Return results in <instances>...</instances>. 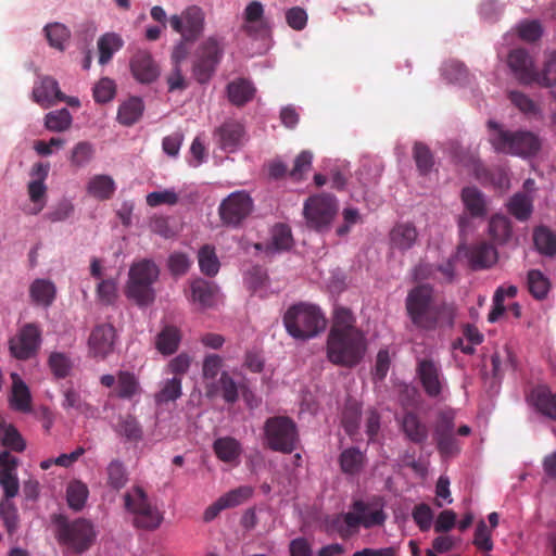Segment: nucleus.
I'll return each instance as SVG.
<instances>
[{"instance_id": "nucleus-15", "label": "nucleus", "mask_w": 556, "mask_h": 556, "mask_svg": "<svg viewBox=\"0 0 556 556\" xmlns=\"http://www.w3.org/2000/svg\"><path fill=\"white\" fill-rule=\"evenodd\" d=\"M169 23L172 28L185 39L195 41L204 28V13L201 8L192 5L180 15L170 16Z\"/></svg>"}, {"instance_id": "nucleus-29", "label": "nucleus", "mask_w": 556, "mask_h": 556, "mask_svg": "<svg viewBox=\"0 0 556 556\" xmlns=\"http://www.w3.org/2000/svg\"><path fill=\"white\" fill-rule=\"evenodd\" d=\"M29 296L36 305L49 307L55 300L56 287L49 279H35L29 286Z\"/></svg>"}, {"instance_id": "nucleus-63", "label": "nucleus", "mask_w": 556, "mask_h": 556, "mask_svg": "<svg viewBox=\"0 0 556 556\" xmlns=\"http://www.w3.org/2000/svg\"><path fill=\"white\" fill-rule=\"evenodd\" d=\"M116 92L115 83L108 78H101L99 83L93 88V98L98 103H106L110 102Z\"/></svg>"}, {"instance_id": "nucleus-33", "label": "nucleus", "mask_w": 556, "mask_h": 556, "mask_svg": "<svg viewBox=\"0 0 556 556\" xmlns=\"http://www.w3.org/2000/svg\"><path fill=\"white\" fill-rule=\"evenodd\" d=\"M143 111V101L138 97H130L119 105L117 121L124 126H132L141 118Z\"/></svg>"}, {"instance_id": "nucleus-12", "label": "nucleus", "mask_w": 556, "mask_h": 556, "mask_svg": "<svg viewBox=\"0 0 556 556\" xmlns=\"http://www.w3.org/2000/svg\"><path fill=\"white\" fill-rule=\"evenodd\" d=\"M433 440L437 450L443 458H448L459 453L458 441L455 438L454 415L450 412H441L433 429Z\"/></svg>"}, {"instance_id": "nucleus-21", "label": "nucleus", "mask_w": 556, "mask_h": 556, "mask_svg": "<svg viewBox=\"0 0 556 556\" xmlns=\"http://www.w3.org/2000/svg\"><path fill=\"white\" fill-rule=\"evenodd\" d=\"M264 5L260 1H251L243 11L242 30L250 37H258L269 31V24L264 17Z\"/></svg>"}, {"instance_id": "nucleus-11", "label": "nucleus", "mask_w": 556, "mask_h": 556, "mask_svg": "<svg viewBox=\"0 0 556 556\" xmlns=\"http://www.w3.org/2000/svg\"><path fill=\"white\" fill-rule=\"evenodd\" d=\"M338 206L336 198L330 194H317L309 197L303 208L307 225L318 231L328 228L332 222Z\"/></svg>"}, {"instance_id": "nucleus-44", "label": "nucleus", "mask_w": 556, "mask_h": 556, "mask_svg": "<svg viewBox=\"0 0 556 556\" xmlns=\"http://www.w3.org/2000/svg\"><path fill=\"white\" fill-rule=\"evenodd\" d=\"M128 482V472L125 465L119 459H113L106 467V484L119 491Z\"/></svg>"}, {"instance_id": "nucleus-48", "label": "nucleus", "mask_w": 556, "mask_h": 556, "mask_svg": "<svg viewBox=\"0 0 556 556\" xmlns=\"http://www.w3.org/2000/svg\"><path fill=\"white\" fill-rule=\"evenodd\" d=\"M198 261L201 271L208 276H215L219 270V261L216 256L214 248L204 245L200 249Z\"/></svg>"}, {"instance_id": "nucleus-47", "label": "nucleus", "mask_w": 556, "mask_h": 556, "mask_svg": "<svg viewBox=\"0 0 556 556\" xmlns=\"http://www.w3.org/2000/svg\"><path fill=\"white\" fill-rule=\"evenodd\" d=\"M2 424L1 433H3V437L1 438L0 444L14 452H23L26 448V442L18 430L12 424H7L4 419H2Z\"/></svg>"}, {"instance_id": "nucleus-39", "label": "nucleus", "mask_w": 556, "mask_h": 556, "mask_svg": "<svg viewBox=\"0 0 556 556\" xmlns=\"http://www.w3.org/2000/svg\"><path fill=\"white\" fill-rule=\"evenodd\" d=\"M99 63L104 65L109 63L114 53L122 49L124 41L115 33H105L98 39Z\"/></svg>"}, {"instance_id": "nucleus-5", "label": "nucleus", "mask_w": 556, "mask_h": 556, "mask_svg": "<svg viewBox=\"0 0 556 556\" xmlns=\"http://www.w3.org/2000/svg\"><path fill=\"white\" fill-rule=\"evenodd\" d=\"M159 276L160 268L152 260L135 262L129 268L125 295L140 307L151 305L155 300L153 285Z\"/></svg>"}, {"instance_id": "nucleus-10", "label": "nucleus", "mask_w": 556, "mask_h": 556, "mask_svg": "<svg viewBox=\"0 0 556 556\" xmlns=\"http://www.w3.org/2000/svg\"><path fill=\"white\" fill-rule=\"evenodd\" d=\"M222 55L223 49L214 37L207 38L199 46L192 64V75L199 84L210 81Z\"/></svg>"}, {"instance_id": "nucleus-45", "label": "nucleus", "mask_w": 556, "mask_h": 556, "mask_svg": "<svg viewBox=\"0 0 556 556\" xmlns=\"http://www.w3.org/2000/svg\"><path fill=\"white\" fill-rule=\"evenodd\" d=\"M0 518L3 521L8 533L11 535L16 532L20 523V516L16 505L12 498L0 500Z\"/></svg>"}, {"instance_id": "nucleus-8", "label": "nucleus", "mask_w": 556, "mask_h": 556, "mask_svg": "<svg viewBox=\"0 0 556 556\" xmlns=\"http://www.w3.org/2000/svg\"><path fill=\"white\" fill-rule=\"evenodd\" d=\"M124 505L134 516L132 523L136 528L154 530L162 523L163 515L150 503L148 494L139 485L125 493Z\"/></svg>"}, {"instance_id": "nucleus-64", "label": "nucleus", "mask_w": 556, "mask_h": 556, "mask_svg": "<svg viewBox=\"0 0 556 556\" xmlns=\"http://www.w3.org/2000/svg\"><path fill=\"white\" fill-rule=\"evenodd\" d=\"M223 367V358L217 354H208L203 359L202 375L206 382L215 381Z\"/></svg>"}, {"instance_id": "nucleus-59", "label": "nucleus", "mask_w": 556, "mask_h": 556, "mask_svg": "<svg viewBox=\"0 0 556 556\" xmlns=\"http://www.w3.org/2000/svg\"><path fill=\"white\" fill-rule=\"evenodd\" d=\"M48 364L52 374L56 378H65L72 368V362L70 357L66 354L60 352L51 353Z\"/></svg>"}, {"instance_id": "nucleus-28", "label": "nucleus", "mask_w": 556, "mask_h": 556, "mask_svg": "<svg viewBox=\"0 0 556 556\" xmlns=\"http://www.w3.org/2000/svg\"><path fill=\"white\" fill-rule=\"evenodd\" d=\"M468 257L473 269L489 268L497 262V251L492 244L482 241L470 248Z\"/></svg>"}, {"instance_id": "nucleus-24", "label": "nucleus", "mask_w": 556, "mask_h": 556, "mask_svg": "<svg viewBox=\"0 0 556 556\" xmlns=\"http://www.w3.org/2000/svg\"><path fill=\"white\" fill-rule=\"evenodd\" d=\"M530 404L544 417L556 420V392L546 386L535 387L529 395Z\"/></svg>"}, {"instance_id": "nucleus-55", "label": "nucleus", "mask_w": 556, "mask_h": 556, "mask_svg": "<svg viewBox=\"0 0 556 556\" xmlns=\"http://www.w3.org/2000/svg\"><path fill=\"white\" fill-rule=\"evenodd\" d=\"M414 160L420 174L426 175L433 166V155L422 142H416L413 149Z\"/></svg>"}, {"instance_id": "nucleus-57", "label": "nucleus", "mask_w": 556, "mask_h": 556, "mask_svg": "<svg viewBox=\"0 0 556 556\" xmlns=\"http://www.w3.org/2000/svg\"><path fill=\"white\" fill-rule=\"evenodd\" d=\"M117 432L128 441L138 442L142 439V428L136 417L127 415L117 427Z\"/></svg>"}, {"instance_id": "nucleus-56", "label": "nucleus", "mask_w": 556, "mask_h": 556, "mask_svg": "<svg viewBox=\"0 0 556 556\" xmlns=\"http://www.w3.org/2000/svg\"><path fill=\"white\" fill-rule=\"evenodd\" d=\"M93 146L88 141H80L73 148L70 161L75 167H84L93 159Z\"/></svg>"}, {"instance_id": "nucleus-23", "label": "nucleus", "mask_w": 556, "mask_h": 556, "mask_svg": "<svg viewBox=\"0 0 556 556\" xmlns=\"http://www.w3.org/2000/svg\"><path fill=\"white\" fill-rule=\"evenodd\" d=\"M31 94L33 100L43 109L54 105L58 100L66 99V96L60 90L58 81L50 76L40 78L35 84Z\"/></svg>"}, {"instance_id": "nucleus-1", "label": "nucleus", "mask_w": 556, "mask_h": 556, "mask_svg": "<svg viewBox=\"0 0 556 556\" xmlns=\"http://www.w3.org/2000/svg\"><path fill=\"white\" fill-rule=\"evenodd\" d=\"M327 358L337 366L353 368L357 366L367 352V339L356 326V318L351 309L336 307L326 342Z\"/></svg>"}, {"instance_id": "nucleus-62", "label": "nucleus", "mask_w": 556, "mask_h": 556, "mask_svg": "<svg viewBox=\"0 0 556 556\" xmlns=\"http://www.w3.org/2000/svg\"><path fill=\"white\" fill-rule=\"evenodd\" d=\"M0 486L3 490L2 498L15 497L20 491L16 472H10V469L0 470Z\"/></svg>"}, {"instance_id": "nucleus-51", "label": "nucleus", "mask_w": 556, "mask_h": 556, "mask_svg": "<svg viewBox=\"0 0 556 556\" xmlns=\"http://www.w3.org/2000/svg\"><path fill=\"white\" fill-rule=\"evenodd\" d=\"M43 30L51 47L61 51L64 50V43L71 36V33L65 25L52 23L48 24Z\"/></svg>"}, {"instance_id": "nucleus-58", "label": "nucleus", "mask_w": 556, "mask_h": 556, "mask_svg": "<svg viewBox=\"0 0 556 556\" xmlns=\"http://www.w3.org/2000/svg\"><path fill=\"white\" fill-rule=\"evenodd\" d=\"M313 154L309 151H302L294 160L289 176L293 181H301L312 167Z\"/></svg>"}, {"instance_id": "nucleus-42", "label": "nucleus", "mask_w": 556, "mask_h": 556, "mask_svg": "<svg viewBox=\"0 0 556 556\" xmlns=\"http://www.w3.org/2000/svg\"><path fill=\"white\" fill-rule=\"evenodd\" d=\"M340 468L346 475L358 473L365 463V455L357 447H349L340 454Z\"/></svg>"}, {"instance_id": "nucleus-7", "label": "nucleus", "mask_w": 556, "mask_h": 556, "mask_svg": "<svg viewBox=\"0 0 556 556\" xmlns=\"http://www.w3.org/2000/svg\"><path fill=\"white\" fill-rule=\"evenodd\" d=\"M53 522L56 526L58 541L75 553H84L93 544L97 533L91 521L77 518L70 521L63 515H55Z\"/></svg>"}, {"instance_id": "nucleus-31", "label": "nucleus", "mask_w": 556, "mask_h": 556, "mask_svg": "<svg viewBox=\"0 0 556 556\" xmlns=\"http://www.w3.org/2000/svg\"><path fill=\"white\" fill-rule=\"evenodd\" d=\"M533 243L541 255H556V233L547 226L540 225L533 229Z\"/></svg>"}, {"instance_id": "nucleus-27", "label": "nucleus", "mask_w": 556, "mask_h": 556, "mask_svg": "<svg viewBox=\"0 0 556 556\" xmlns=\"http://www.w3.org/2000/svg\"><path fill=\"white\" fill-rule=\"evenodd\" d=\"M11 407L21 413H29L31 410V394L29 388L16 372L11 374Z\"/></svg>"}, {"instance_id": "nucleus-18", "label": "nucleus", "mask_w": 556, "mask_h": 556, "mask_svg": "<svg viewBox=\"0 0 556 556\" xmlns=\"http://www.w3.org/2000/svg\"><path fill=\"white\" fill-rule=\"evenodd\" d=\"M416 371L426 394L438 397L443 389L440 366L430 358H424L418 361Z\"/></svg>"}, {"instance_id": "nucleus-9", "label": "nucleus", "mask_w": 556, "mask_h": 556, "mask_svg": "<svg viewBox=\"0 0 556 556\" xmlns=\"http://www.w3.org/2000/svg\"><path fill=\"white\" fill-rule=\"evenodd\" d=\"M266 445L276 452L290 454L296 448L299 440L295 422L286 416L270 417L265 421Z\"/></svg>"}, {"instance_id": "nucleus-3", "label": "nucleus", "mask_w": 556, "mask_h": 556, "mask_svg": "<svg viewBox=\"0 0 556 556\" xmlns=\"http://www.w3.org/2000/svg\"><path fill=\"white\" fill-rule=\"evenodd\" d=\"M383 507L384 501L380 496H374L369 502L355 500L351 510L338 515L332 526L342 539H349L357 534L361 527L370 529L383 526L388 518Z\"/></svg>"}, {"instance_id": "nucleus-52", "label": "nucleus", "mask_w": 556, "mask_h": 556, "mask_svg": "<svg viewBox=\"0 0 556 556\" xmlns=\"http://www.w3.org/2000/svg\"><path fill=\"white\" fill-rule=\"evenodd\" d=\"M88 488L80 481L70 483L66 491L67 504L71 508L78 511L83 509L88 497Z\"/></svg>"}, {"instance_id": "nucleus-38", "label": "nucleus", "mask_w": 556, "mask_h": 556, "mask_svg": "<svg viewBox=\"0 0 556 556\" xmlns=\"http://www.w3.org/2000/svg\"><path fill=\"white\" fill-rule=\"evenodd\" d=\"M213 450L217 458L224 463H233L239 458L241 453L240 443L231 437L216 439L213 444Z\"/></svg>"}, {"instance_id": "nucleus-40", "label": "nucleus", "mask_w": 556, "mask_h": 556, "mask_svg": "<svg viewBox=\"0 0 556 556\" xmlns=\"http://www.w3.org/2000/svg\"><path fill=\"white\" fill-rule=\"evenodd\" d=\"M141 392L137 377L129 371L121 370L117 374L116 396L123 400H130Z\"/></svg>"}, {"instance_id": "nucleus-2", "label": "nucleus", "mask_w": 556, "mask_h": 556, "mask_svg": "<svg viewBox=\"0 0 556 556\" xmlns=\"http://www.w3.org/2000/svg\"><path fill=\"white\" fill-rule=\"evenodd\" d=\"M405 309L412 325L424 331H433L443 325L452 326L455 315L452 305L435 302L430 285H418L410 289L405 299Z\"/></svg>"}, {"instance_id": "nucleus-60", "label": "nucleus", "mask_w": 556, "mask_h": 556, "mask_svg": "<svg viewBox=\"0 0 556 556\" xmlns=\"http://www.w3.org/2000/svg\"><path fill=\"white\" fill-rule=\"evenodd\" d=\"M412 517L421 532L430 530L433 522V511L428 504H417L413 508Z\"/></svg>"}, {"instance_id": "nucleus-4", "label": "nucleus", "mask_w": 556, "mask_h": 556, "mask_svg": "<svg viewBox=\"0 0 556 556\" xmlns=\"http://www.w3.org/2000/svg\"><path fill=\"white\" fill-rule=\"evenodd\" d=\"M287 332L296 340H309L317 337L326 328V318L321 311L313 304L298 303L291 305L283 315Z\"/></svg>"}, {"instance_id": "nucleus-46", "label": "nucleus", "mask_w": 556, "mask_h": 556, "mask_svg": "<svg viewBox=\"0 0 556 556\" xmlns=\"http://www.w3.org/2000/svg\"><path fill=\"white\" fill-rule=\"evenodd\" d=\"M72 122L73 118L67 109L52 111L45 116L46 128L54 132L67 130L71 127Z\"/></svg>"}, {"instance_id": "nucleus-16", "label": "nucleus", "mask_w": 556, "mask_h": 556, "mask_svg": "<svg viewBox=\"0 0 556 556\" xmlns=\"http://www.w3.org/2000/svg\"><path fill=\"white\" fill-rule=\"evenodd\" d=\"M213 136L217 146L227 153L237 152L248 140L244 126L235 119L225 121Z\"/></svg>"}, {"instance_id": "nucleus-37", "label": "nucleus", "mask_w": 556, "mask_h": 556, "mask_svg": "<svg viewBox=\"0 0 556 556\" xmlns=\"http://www.w3.org/2000/svg\"><path fill=\"white\" fill-rule=\"evenodd\" d=\"M462 201L472 217H481L486 213L483 193L476 187H465L462 190Z\"/></svg>"}, {"instance_id": "nucleus-25", "label": "nucleus", "mask_w": 556, "mask_h": 556, "mask_svg": "<svg viewBox=\"0 0 556 556\" xmlns=\"http://www.w3.org/2000/svg\"><path fill=\"white\" fill-rule=\"evenodd\" d=\"M418 231L413 223H397L390 231V243L393 249L405 252L414 247Z\"/></svg>"}, {"instance_id": "nucleus-13", "label": "nucleus", "mask_w": 556, "mask_h": 556, "mask_svg": "<svg viewBox=\"0 0 556 556\" xmlns=\"http://www.w3.org/2000/svg\"><path fill=\"white\" fill-rule=\"evenodd\" d=\"M253 210V200L245 191H235L219 205V215L224 224L239 226Z\"/></svg>"}, {"instance_id": "nucleus-22", "label": "nucleus", "mask_w": 556, "mask_h": 556, "mask_svg": "<svg viewBox=\"0 0 556 556\" xmlns=\"http://www.w3.org/2000/svg\"><path fill=\"white\" fill-rule=\"evenodd\" d=\"M130 71L136 80L141 84L154 81L160 74L159 67L148 51H137L130 60Z\"/></svg>"}, {"instance_id": "nucleus-26", "label": "nucleus", "mask_w": 556, "mask_h": 556, "mask_svg": "<svg viewBox=\"0 0 556 556\" xmlns=\"http://www.w3.org/2000/svg\"><path fill=\"white\" fill-rule=\"evenodd\" d=\"M205 393L207 397H215L222 393L225 402L230 404L237 402L239 397L237 383L227 371L222 372L218 381L206 382Z\"/></svg>"}, {"instance_id": "nucleus-14", "label": "nucleus", "mask_w": 556, "mask_h": 556, "mask_svg": "<svg viewBox=\"0 0 556 556\" xmlns=\"http://www.w3.org/2000/svg\"><path fill=\"white\" fill-rule=\"evenodd\" d=\"M9 343L14 357L23 361L28 359L35 356L40 348L41 330L36 324H26Z\"/></svg>"}, {"instance_id": "nucleus-34", "label": "nucleus", "mask_w": 556, "mask_h": 556, "mask_svg": "<svg viewBox=\"0 0 556 556\" xmlns=\"http://www.w3.org/2000/svg\"><path fill=\"white\" fill-rule=\"evenodd\" d=\"M115 190V181L109 175H96L89 180L87 186L88 193L100 201L110 200Z\"/></svg>"}, {"instance_id": "nucleus-36", "label": "nucleus", "mask_w": 556, "mask_h": 556, "mask_svg": "<svg viewBox=\"0 0 556 556\" xmlns=\"http://www.w3.org/2000/svg\"><path fill=\"white\" fill-rule=\"evenodd\" d=\"M227 92L229 101L237 106H241L252 100L255 88L249 80L240 78L228 85Z\"/></svg>"}, {"instance_id": "nucleus-54", "label": "nucleus", "mask_w": 556, "mask_h": 556, "mask_svg": "<svg viewBox=\"0 0 556 556\" xmlns=\"http://www.w3.org/2000/svg\"><path fill=\"white\" fill-rule=\"evenodd\" d=\"M361 407L356 403L348 404L342 413V426L349 435L356 434L361 421Z\"/></svg>"}, {"instance_id": "nucleus-32", "label": "nucleus", "mask_w": 556, "mask_h": 556, "mask_svg": "<svg viewBox=\"0 0 556 556\" xmlns=\"http://www.w3.org/2000/svg\"><path fill=\"white\" fill-rule=\"evenodd\" d=\"M217 294V287L204 279H195L191 282L192 301L199 303L203 308L214 305Z\"/></svg>"}, {"instance_id": "nucleus-19", "label": "nucleus", "mask_w": 556, "mask_h": 556, "mask_svg": "<svg viewBox=\"0 0 556 556\" xmlns=\"http://www.w3.org/2000/svg\"><path fill=\"white\" fill-rule=\"evenodd\" d=\"M396 421L406 440L419 446L427 442L429 428L417 413L405 412L401 417H396Z\"/></svg>"}, {"instance_id": "nucleus-43", "label": "nucleus", "mask_w": 556, "mask_h": 556, "mask_svg": "<svg viewBox=\"0 0 556 556\" xmlns=\"http://www.w3.org/2000/svg\"><path fill=\"white\" fill-rule=\"evenodd\" d=\"M489 233L495 242L506 243L513 233L510 220L504 215L492 216L489 222Z\"/></svg>"}, {"instance_id": "nucleus-41", "label": "nucleus", "mask_w": 556, "mask_h": 556, "mask_svg": "<svg viewBox=\"0 0 556 556\" xmlns=\"http://www.w3.org/2000/svg\"><path fill=\"white\" fill-rule=\"evenodd\" d=\"M527 286L530 294L536 300H544L551 289L549 279L539 269L528 271Z\"/></svg>"}, {"instance_id": "nucleus-53", "label": "nucleus", "mask_w": 556, "mask_h": 556, "mask_svg": "<svg viewBox=\"0 0 556 556\" xmlns=\"http://www.w3.org/2000/svg\"><path fill=\"white\" fill-rule=\"evenodd\" d=\"M293 238L291 229L285 224H277L271 231L270 249L286 251L292 247Z\"/></svg>"}, {"instance_id": "nucleus-20", "label": "nucleus", "mask_w": 556, "mask_h": 556, "mask_svg": "<svg viewBox=\"0 0 556 556\" xmlns=\"http://www.w3.org/2000/svg\"><path fill=\"white\" fill-rule=\"evenodd\" d=\"M115 328L110 324H102L91 331L88 344L94 357H106L113 352L115 342Z\"/></svg>"}, {"instance_id": "nucleus-17", "label": "nucleus", "mask_w": 556, "mask_h": 556, "mask_svg": "<svg viewBox=\"0 0 556 556\" xmlns=\"http://www.w3.org/2000/svg\"><path fill=\"white\" fill-rule=\"evenodd\" d=\"M508 66L521 84H539L541 79V72L534 68L533 60L526 49L511 50L508 54Z\"/></svg>"}, {"instance_id": "nucleus-35", "label": "nucleus", "mask_w": 556, "mask_h": 556, "mask_svg": "<svg viewBox=\"0 0 556 556\" xmlns=\"http://www.w3.org/2000/svg\"><path fill=\"white\" fill-rule=\"evenodd\" d=\"M507 211L519 222H527L533 213L532 198L526 193H515L507 202Z\"/></svg>"}, {"instance_id": "nucleus-30", "label": "nucleus", "mask_w": 556, "mask_h": 556, "mask_svg": "<svg viewBox=\"0 0 556 556\" xmlns=\"http://www.w3.org/2000/svg\"><path fill=\"white\" fill-rule=\"evenodd\" d=\"M180 341V330L176 326L166 325L155 338V348L163 355H172L178 350Z\"/></svg>"}, {"instance_id": "nucleus-6", "label": "nucleus", "mask_w": 556, "mask_h": 556, "mask_svg": "<svg viewBox=\"0 0 556 556\" xmlns=\"http://www.w3.org/2000/svg\"><path fill=\"white\" fill-rule=\"evenodd\" d=\"M488 127L490 129L489 141L498 153L530 156L540 150V140L531 131L505 130L494 121H489Z\"/></svg>"}, {"instance_id": "nucleus-50", "label": "nucleus", "mask_w": 556, "mask_h": 556, "mask_svg": "<svg viewBox=\"0 0 556 556\" xmlns=\"http://www.w3.org/2000/svg\"><path fill=\"white\" fill-rule=\"evenodd\" d=\"M181 396V379L174 377L167 379L161 390L154 395L155 403L161 405L176 401Z\"/></svg>"}, {"instance_id": "nucleus-49", "label": "nucleus", "mask_w": 556, "mask_h": 556, "mask_svg": "<svg viewBox=\"0 0 556 556\" xmlns=\"http://www.w3.org/2000/svg\"><path fill=\"white\" fill-rule=\"evenodd\" d=\"M63 395H64V400L62 402V406L65 409L72 408L75 412H77L78 414H83V415H87V416L93 415V407L90 404L86 403L81 399L79 392H77L73 388L66 389L64 391Z\"/></svg>"}, {"instance_id": "nucleus-61", "label": "nucleus", "mask_w": 556, "mask_h": 556, "mask_svg": "<svg viewBox=\"0 0 556 556\" xmlns=\"http://www.w3.org/2000/svg\"><path fill=\"white\" fill-rule=\"evenodd\" d=\"M472 543L482 552H490L493 549L491 529L488 528L483 520H480L477 523Z\"/></svg>"}]
</instances>
